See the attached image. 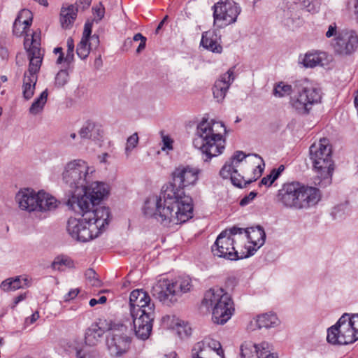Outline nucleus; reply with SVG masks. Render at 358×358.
Masks as SVG:
<instances>
[{
  "mask_svg": "<svg viewBox=\"0 0 358 358\" xmlns=\"http://www.w3.org/2000/svg\"><path fill=\"white\" fill-rule=\"evenodd\" d=\"M200 170L190 166H179L172 173L173 183L167 185L160 195L150 196L145 202L143 212L155 217L162 224L172 227L192 217V201L183 189L193 186L199 179Z\"/></svg>",
  "mask_w": 358,
  "mask_h": 358,
  "instance_id": "f257e3e1",
  "label": "nucleus"
},
{
  "mask_svg": "<svg viewBox=\"0 0 358 358\" xmlns=\"http://www.w3.org/2000/svg\"><path fill=\"white\" fill-rule=\"evenodd\" d=\"M109 192L108 185L103 182H92L86 185L85 190L73 194L67 204L78 213H82V219L69 218L67 231L71 236L79 241L87 242L97 237L110 221L109 208L95 207Z\"/></svg>",
  "mask_w": 358,
  "mask_h": 358,
  "instance_id": "f03ea898",
  "label": "nucleus"
},
{
  "mask_svg": "<svg viewBox=\"0 0 358 358\" xmlns=\"http://www.w3.org/2000/svg\"><path fill=\"white\" fill-rule=\"evenodd\" d=\"M224 124L220 121L203 119L197 125L193 140L194 148L199 150L205 162L222 153L225 148Z\"/></svg>",
  "mask_w": 358,
  "mask_h": 358,
  "instance_id": "7ed1b4c3",
  "label": "nucleus"
},
{
  "mask_svg": "<svg viewBox=\"0 0 358 358\" xmlns=\"http://www.w3.org/2000/svg\"><path fill=\"white\" fill-rule=\"evenodd\" d=\"M276 199L284 207L303 209L316 204L320 199V193L316 187L290 182L282 185Z\"/></svg>",
  "mask_w": 358,
  "mask_h": 358,
  "instance_id": "20e7f679",
  "label": "nucleus"
},
{
  "mask_svg": "<svg viewBox=\"0 0 358 358\" xmlns=\"http://www.w3.org/2000/svg\"><path fill=\"white\" fill-rule=\"evenodd\" d=\"M41 31H36L30 36L27 34L24 45L28 53L29 65L27 72L23 78L22 94L25 99H30L35 91L38 75L43 57V50L41 48Z\"/></svg>",
  "mask_w": 358,
  "mask_h": 358,
  "instance_id": "39448f33",
  "label": "nucleus"
},
{
  "mask_svg": "<svg viewBox=\"0 0 358 358\" xmlns=\"http://www.w3.org/2000/svg\"><path fill=\"white\" fill-rule=\"evenodd\" d=\"M202 303L211 309L212 320L217 324H225L235 310L231 296L221 287H213L206 291Z\"/></svg>",
  "mask_w": 358,
  "mask_h": 358,
  "instance_id": "423d86ee",
  "label": "nucleus"
},
{
  "mask_svg": "<svg viewBox=\"0 0 358 358\" xmlns=\"http://www.w3.org/2000/svg\"><path fill=\"white\" fill-rule=\"evenodd\" d=\"M95 171L83 159H73L69 162L62 172V180L69 188L71 196L85 190L86 185L92 180V175Z\"/></svg>",
  "mask_w": 358,
  "mask_h": 358,
  "instance_id": "0eeeda50",
  "label": "nucleus"
},
{
  "mask_svg": "<svg viewBox=\"0 0 358 358\" xmlns=\"http://www.w3.org/2000/svg\"><path fill=\"white\" fill-rule=\"evenodd\" d=\"M241 238H244V236L238 235V229L236 227L223 231L212 246L213 255L229 260H237L248 257L250 253L251 246H248V254H245L241 245Z\"/></svg>",
  "mask_w": 358,
  "mask_h": 358,
  "instance_id": "6e6552de",
  "label": "nucleus"
},
{
  "mask_svg": "<svg viewBox=\"0 0 358 358\" xmlns=\"http://www.w3.org/2000/svg\"><path fill=\"white\" fill-rule=\"evenodd\" d=\"M250 166L251 168H257L259 172L263 171L262 164L264 166V164L262 157L257 155H245L241 151H236L229 161L227 162L220 170V174L223 178H230L233 185L242 187L246 184L244 178L238 173L237 168L241 164Z\"/></svg>",
  "mask_w": 358,
  "mask_h": 358,
  "instance_id": "1a4fd4ad",
  "label": "nucleus"
},
{
  "mask_svg": "<svg viewBox=\"0 0 358 358\" xmlns=\"http://www.w3.org/2000/svg\"><path fill=\"white\" fill-rule=\"evenodd\" d=\"M310 159L319 177L331 179L334 164L331 157V146L327 138H322L310 147Z\"/></svg>",
  "mask_w": 358,
  "mask_h": 358,
  "instance_id": "9d476101",
  "label": "nucleus"
},
{
  "mask_svg": "<svg viewBox=\"0 0 358 358\" xmlns=\"http://www.w3.org/2000/svg\"><path fill=\"white\" fill-rule=\"evenodd\" d=\"M107 336L106 346L111 357H120L129 350L131 338L130 330L124 324H113Z\"/></svg>",
  "mask_w": 358,
  "mask_h": 358,
  "instance_id": "9b49d317",
  "label": "nucleus"
},
{
  "mask_svg": "<svg viewBox=\"0 0 358 358\" xmlns=\"http://www.w3.org/2000/svg\"><path fill=\"white\" fill-rule=\"evenodd\" d=\"M213 10V25L224 28L236 22L241 8L233 0H220L212 7Z\"/></svg>",
  "mask_w": 358,
  "mask_h": 358,
  "instance_id": "f8f14e48",
  "label": "nucleus"
},
{
  "mask_svg": "<svg viewBox=\"0 0 358 358\" xmlns=\"http://www.w3.org/2000/svg\"><path fill=\"white\" fill-rule=\"evenodd\" d=\"M321 99L320 90L305 82L299 86L298 94L291 98L290 103L299 113H307L313 104L320 102Z\"/></svg>",
  "mask_w": 358,
  "mask_h": 358,
  "instance_id": "ddd939ff",
  "label": "nucleus"
},
{
  "mask_svg": "<svg viewBox=\"0 0 358 358\" xmlns=\"http://www.w3.org/2000/svg\"><path fill=\"white\" fill-rule=\"evenodd\" d=\"M347 313L343 314L336 324L327 330V341L332 345H348L356 341L355 335L347 321Z\"/></svg>",
  "mask_w": 358,
  "mask_h": 358,
  "instance_id": "4468645a",
  "label": "nucleus"
},
{
  "mask_svg": "<svg viewBox=\"0 0 358 358\" xmlns=\"http://www.w3.org/2000/svg\"><path fill=\"white\" fill-rule=\"evenodd\" d=\"M331 46L336 54L350 55L358 48V36L352 30H341L332 41Z\"/></svg>",
  "mask_w": 358,
  "mask_h": 358,
  "instance_id": "2eb2a0df",
  "label": "nucleus"
},
{
  "mask_svg": "<svg viewBox=\"0 0 358 358\" xmlns=\"http://www.w3.org/2000/svg\"><path fill=\"white\" fill-rule=\"evenodd\" d=\"M173 280L162 278L152 287V294L163 304L170 306L180 299Z\"/></svg>",
  "mask_w": 358,
  "mask_h": 358,
  "instance_id": "dca6fc26",
  "label": "nucleus"
},
{
  "mask_svg": "<svg viewBox=\"0 0 358 358\" xmlns=\"http://www.w3.org/2000/svg\"><path fill=\"white\" fill-rule=\"evenodd\" d=\"M192 358H224V350L219 341L206 337L194 345Z\"/></svg>",
  "mask_w": 358,
  "mask_h": 358,
  "instance_id": "f3484780",
  "label": "nucleus"
},
{
  "mask_svg": "<svg viewBox=\"0 0 358 358\" xmlns=\"http://www.w3.org/2000/svg\"><path fill=\"white\" fill-rule=\"evenodd\" d=\"M92 23L86 22L84 26L83 36L80 43L77 45L76 53L81 59H86L90 50L96 49L99 45V37L96 34L91 35Z\"/></svg>",
  "mask_w": 358,
  "mask_h": 358,
  "instance_id": "a211bd4d",
  "label": "nucleus"
},
{
  "mask_svg": "<svg viewBox=\"0 0 358 358\" xmlns=\"http://www.w3.org/2000/svg\"><path fill=\"white\" fill-rule=\"evenodd\" d=\"M131 315L132 317L141 313H146L147 309L150 308L152 313H155L154 303H151L149 294L143 289L133 290L129 296Z\"/></svg>",
  "mask_w": 358,
  "mask_h": 358,
  "instance_id": "6ab92c4d",
  "label": "nucleus"
},
{
  "mask_svg": "<svg viewBox=\"0 0 358 358\" xmlns=\"http://www.w3.org/2000/svg\"><path fill=\"white\" fill-rule=\"evenodd\" d=\"M113 329V324L104 318H99L86 330L85 341L87 345H96L103 338V334Z\"/></svg>",
  "mask_w": 358,
  "mask_h": 358,
  "instance_id": "aec40b11",
  "label": "nucleus"
},
{
  "mask_svg": "<svg viewBox=\"0 0 358 358\" xmlns=\"http://www.w3.org/2000/svg\"><path fill=\"white\" fill-rule=\"evenodd\" d=\"M154 314L150 308L147 309L146 313L134 315L133 317L134 333L137 338L145 340L149 338L152 329Z\"/></svg>",
  "mask_w": 358,
  "mask_h": 358,
  "instance_id": "412c9836",
  "label": "nucleus"
},
{
  "mask_svg": "<svg viewBox=\"0 0 358 358\" xmlns=\"http://www.w3.org/2000/svg\"><path fill=\"white\" fill-rule=\"evenodd\" d=\"M242 358H278L271 352L267 343L255 344L252 342H245L241 346Z\"/></svg>",
  "mask_w": 358,
  "mask_h": 358,
  "instance_id": "4be33fe9",
  "label": "nucleus"
},
{
  "mask_svg": "<svg viewBox=\"0 0 358 358\" xmlns=\"http://www.w3.org/2000/svg\"><path fill=\"white\" fill-rule=\"evenodd\" d=\"M38 192L26 188L17 193L15 199L20 209L31 213L38 212Z\"/></svg>",
  "mask_w": 358,
  "mask_h": 358,
  "instance_id": "5701e85b",
  "label": "nucleus"
},
{
  "mask_svg": "<svg viewBox=\"0 0 358 358\" xmlns=\"http://www.w3.org/2000/svg\"><path fill=\"white\" fill-rule=\"evenodd\" d=\"M236 229H238V235L244 236V238H241V240L242 248L246 247V243L252 244L254 248H259L264 243L266 234L262 228L252 229L250 231L241 228H236Z\"/></svg>",
  "mask_w": 358,
  "mask_h": 358,
  "instance_id": "b1692460",
  "label": "nucleus"
},
{
  "mask_svg": "<svg viewBox=\"0 0 358 358\" xmlns=\"http://www.w3.org/2000/svg\"><path fill=\"white\" fill-rule=\"evenodd\" d=\"M234 80V70L230 69L215 81L213 87V93L214 98L217 101H221L224 99L227 92Z\"/></svg>",
  "mask_w": 358,
  "mask_h": 358,
  "instance_id": "393cba45",
  "label": "nucleus"
},
{
  "mask_svg": "<svg viewBox=\"0 0 358 358\" xmlns=\"http://www.w3.org/2000/svg\"><path fill=\"white\" fill-rule=\"evenodd\" d=\"M329 62V56L325 52L312 50L305 54L301 63L305 67L314 68L317 66H324Z\"/></svg>",
  "mask_w": 358,
  "mask_h": 358,
  "instance_id": "a878e982",
  "label": "nucleus"
},
{
  "mask_svg": "<svg viewBox=\"0 0 358 358\" xmlns=\"http://www.w3.org/2000/svg\"><path fill=\"white\" fill-rule=\"evenodd\" d=\"M38 212L48 213L55 210L60 204L55 196L44 190L38 191Z\"/></svg>",
  "mask_w": 358,
  "mask_h": 358,
  "instance_id": "bb28decb",
  "label": "nucleus"
},
{
  "mask_svg": "<svg viewBox=\"0 0 358 358\" xmlns=\"http://www.w3.org/2000/svg\"><path fill=\"white\" fill-rule=\"evenodd\" d=\"M31 278L27 275H19L5 280L1 284V288L5 292L15 291L31 285Z\"/></svg>",
  "mask_w": 358,
  "mask_h": 358,
  "instance_id": "cd10ccee",
  "label": "nucleus"
},
{
  "mask_svg": "<svg viewBox=\"0 0 358 358\" xmlns=\"http://www.w3.org/2000/svg\"><path fill=\"white\" fill-rule=\"evenodd\" d=\"M220 38L216 33L213 31H207L202 34L201 44L206 49L214 52L221 53L222 47L219 42Z\"/></svg>",
  "mask_w": 358,
  "mask_h": 358,
  "instance_id": "c85d7f7f",
  "label": "nucleus"
},
{
  "mask_svg": "<svg viewBox=\"0 0 358 358\" xmlns=\"http://www.w3.org/2000/svg\"><path fill=\"white\" fill-rule=\"evenodd\" d=\"M278 319L275 314H262L257 316L253 321L250 322V329L255 330L261 328H270L277 325Z\"/></svg>",
  "mask_w": 358,
  "mask_h": 358,
  "instance_id": "c756f323",
  "label": "nucleus"
},
{
  "mask_svg": "<svg viewBox=\"0 0 358 358\" xmlns=\"http://www.w3.org/2000/svg\"><path fill=\"white\" fill-rule=\"evenodd\" d=\"M77 11L78 9L73 5L62 8L60 22L64 29H70L71 27L76 18Z\"/></svg>",
  "mask_w": 358,
  "mask_h": 358,
  "instance_id": "7c9ffc66",
  "label": "nucleus"
},
{
  "mask_svg": "<svg viewBox=\"0 0 358 358\" xmlns=\"http://www.w3.org/2000/svg\"><path fill=\"white\" fill-rule=\"evenodd\" d=\"M140 41V43L136 49V52L137 53L141 52L145 48L147 39L145 36H143L140 33L136 34L134 36L133 38H127L124 42L123 48H122L123 50L125 51H128L133 46L134 42H136V41Z\"/></svg>",
  "mask_w": 358,
  "mask_h": 358,
  "instance_id": "2f4dec72",
  "label": "nucleus"
},
{
  "mask_svg": "<svg viewBox=\"0 0 358 358\" xmlns=\"http://www.w3.org/2000/svg\"><path fill=\"white\" fill-rule=\"evenodd\" d=\"M174 283L180 298L182 294L189 292L192 288V280L188 276L180 277L174 280Z\"/></svg>",
  "mask_w": 358,
  "mask_h": 358,
  "instance_id": "473e14b6",
  "label": "nucleus"
},
{
  "mask_svg": "<svg viewBox=\"0 0 358 358\" xmlns=\"http://www.w3.org/2000/svg\"><path fill=\"white\" fill-rule=\"evenodd\" d=\"M73 266V262L70 257L66 255L56 257L52 263V267L55 270L63 271L66 268Z\"/></svg>",
  "mask_w": 358,
  "mask_h": 358,
  "instance_id": "72a5a7b5",
  "label": "nucleus"
},
{
  "mask_svg": "<svg viewBox=\"0 0 358 358\" xmlns=\"http://www.w3.org/2000/svg\"><path fill=\"white\" fill-rule=\"evenodd\" d=\"M48 92L44 90L31 104L29 108V113L32 115H36L39 113L43 109L47 101Z\"/></svg>",
  "mask_w": 358,
  "mask_h": 358,
  "instance_id": "f704fd0d",
  "label": "nucleus"
},
{
  "mask_svg": "<svg viewBox=\"0 0 358 358\" xmlns=\"http://www.w3.org/2000/svg\"><path fill=\"white\" fill-rule=\"evenodd\" d=\"M284 170V165L279 166L278 169H273L269 175L262 179L261 183L266 186H271L279 178Z\"/></svg>",
  "mask_w": 358,
  "mask_h": 358,
  "instance_id": "c9c22d12",
  "label": "nucleus"
},
{
  "mask_svg": "<svg viewBox=\"0 0 358 358\" xmlns=\"http://www.w3.org/2000/svg\"><path fill=\"white\" fill-rule=\"evenodd\" d=\"M96 124L92 122H87L85 125L80 129L79 134L82 138H90L96 133Z\"/></svg>",
  "mask_w": 358,
  "mask_h": 358,
  "instance_id": "e433bc0d",
  "label": "nucleus"
},
{
  "mask_svg": "<svg viewBox=\"0 0 358 358\" xmlns=\"http://www.w3.org/2000/svg\"><path fill=\"white\" fill-rule=\"evenodd\" d=\"M292 92V87L291 85L280 82L274 87L273 94L275 96L282 97L289 95Z\"/></svg>",
  "mask_w": 358,
  "mask_h": 358,
  "instance_id": "4c0bfd02",
  "label": "nucleus"
},
{
  "mask_svg": "<svg viewBox=\"0 0 358 358\" xmlns=\"http://www.w3.org/2000/svg\"><path fill=\"white\" fill-rule=\"evenodd\" d=\"M82 343L78 338H73L66 342L65 345H63L64 349L69 352L75 351L76 352V357L78 353L82 352Z\"/></svg>",
  "mask_w": 358,
  "mask_h": 358,
  "instance_id": "58836bf2",
  "label": "nucleus"
},
{
  "mask_svg": "<svg viewBox=\"0 0 358 358\" xmlns=\"http://www.w3.org/2000/svg\"><path fill=\"white\" fill-rule=\"evenodd\" d=\"M33 15L31 12L28 9H22L18 13V15L15 20L21 22L22 24L26 25H31L32 22Z\"/></svg>",
  "mask_w": 358,
  "mask_h": 358,
  "instance_id": "ea45409f",
  "label": "nucleus"
},
{
  "mask_svg": "<svg viewBox=\"0 0 358 358\" xmlns=\"http://www.w3.org/2000/svg\"><path fill=\"white\" fill-rule=\"evenodd\" d=\"M347 321L350 324L352 331L355 335V340H358V314H354L350 315L347 313Z\"/></svg>",
  "mask_w": 358,
  "mask_h": 358,
  "instance_id": "a19ab883",
  "label": "nucleus"
},
{
  "mask_svg": "<svg viewBox=\"0 0 358 358\" xmlns=\"http://www.w3.org/2000/svg\"><path fill=\"white\" fill-rule=\"evenodd\" d=\"M69 73L66 70L59 71L55 77V85L58 87L64 86L69 81Z\"/></svg>",
  "mask_w": 358,
  "mask_h": 358,
  "instance_id": "79ce46f5",
  "label": "nucleus"
},
{
  "mask_svg": "<svg viewBox=\"0 0 358 358\" xmlns=\"http://www.w3.org/2000/svg\"><path fill=\"white\" fill-rule=\"evenodd\" d=\"M138 136L137 133L133 134L127 140V144L125 148V152L127 155H129L131 150L136 147L138 143Z\"/></svg>",
  "mask_w": 358,
  "mask_h": 358,
  "instance_id": "37998d69",
  "label": "nucleus"
},
{
  "mask_svg": "<svg viewBox=\"0 0 358 358\" xmlns=\"http://www.w3.org/2000/svg\"><path fill=\"white\" fill-rule=\"evenodd\" d=\"M176 331L179 336L182 338L184 337H187L192 334V328L187 323H185V322L178 324Z\"/></svg>",
  "mask_w": 358,
  "mask_h": 358,
  "instance_id": "c03bdc74",
  "label": "nucleus"
},
{
  "mask_svg": "<svg viewBox=\"0 0 358 358\" xmlns=\"http://www.w3.org/2000/svg\"><path fill=\"white\" fill-rule=\"evenodd\" d=\"M66 45H67V52L66 55L65 57V62L69 64L71 63L74 58V41L73 39L71 37H69L67 38L66 41Z\"/></svg>",
  "mask_w": 358,
  "mask_h": 358,
  "instance_id": "a18cd8bd",
  "label": "nucleus"
},
{
  "mask_svg": "<svg viewBox=\"0 0 358 358\" xmlns=\"http://www.w3.org/2000/svg\"><path fill=\"white\" fill-rule=\"evenodd\" d=\"M29 25L22 24L21 22L15 20L13 23V32L16 36H21L23 34L27 33Z\"/></svg>",
  "mask_w": 358,
  "mask_h": 358,
  "instance_id": "49530a36",
  "label": "nucleus"
},
{
  "mask_svg": "<svg viewBox=\"0 0 358 358\" xmlns=\"http://www.w3.org/2000/svg\"><path fill=\"white\" fill-rule=\"evenodd\" d=\"M161 136L162 140V149L163 150H173V139L169 136L164 134V131H161Z\"/></svg>",
  "mask_w": 358,
  "mask_h": 358,
  "instance_id": "de8ad7c7",
  "label": "nucleus"
},
{
  "mask_svg": "<svg viewBox=\"0 0 358 358\" xmlns=\"http://www.w3.org/2000/svg\"><path fill=\"white\" fill-rule=\"evenodd\" d=\"M77 358H99V352L95 350L78 353Z\"/></svg>",
  "mask_w": 358,
  "mask_h": 358,
  "instance_id": "09e8293b",
  "label": "nucleus"
},
{
  "mask_svg": "<svg viewBox=\"0 0 358 358\" xmlns=\"http://www.w3.org/2000/svg\"><path fill=\"white\" fill-rule=\"evenodd\" d=\"M257 196V193L255 192H250L248 195L244 196L241 201H240V205L241 206H244L250 203Z\"/></svg>",
  "mask_w": 358,
  "mask_h": 358,
  "instance_id": "8fccbe9b",
  "label": "nucleus"
},
{
  "mask_svg": "<svg viewBox=\"0 0 358 358\" xmlns=\"http://www.w3.org/2000/svg\"><path fill=\"white\" fill-rule=\"evenodd\" d=\"M339 31H337V26L335 23L330 24L328 27V30L325 34L326 37L331 38L334 36L336 38Z\"/></svg>",
  "mask_w": 358,
  "mask_h": 358,
  "instance_id": "3c124183",
  "label": "nucleus"
},
{
  "mask_svg": "<svg viewBox=\"0 0 358 358\" xmlns=\"http://www.w3.org/2000/svg\"><path fill=\"white\" fill-rule=\"evenodd\" d=\"M80 290L78 289H73L70 290L68 294L64 296V301H69L71 299H73L79 293Z\"/></svg>",
  "mask_w": 358,
  "mask_h": 358,
  "instance_id": "603ef678",
  "label": "nucleus"
},
{
  "mask_svg": "<svg viewBox=\"0 0 358 358\" xmlns=\"http://www.w3.org/2000/svg\"><path fill=\"white\" fill-rule=\"evenodd\" d=\"M106 301H107V298L105 296H101L99 297V299H92L90 301L89 303L91 307H94V306H96L98 303H100V304L105 303L106 302Z\"/></svg>",
  "mask_w": 358,
  "mask_h": 358,
  "instance_id": "864d4df0",
  "label": "nucleus"
},
{
  "mask_svg": "<svg viewBox=\"0 0 358 358\" xmlns=\"http://www.w3.org/2000/svg\"><path fill=\"white\" fill-rule=\"evenodd\" d=\"M92 0H79L77 4L78 8H80L82 9L87 8L91 4Z\"/></svg>",
  "mask_w": 358,
  "mask_h": 358,
  "instance_id": "5fc2aeb1",
  "label": "nucleus"
},
{
  "mask_svg": "<svg viewBox=\"0 0 358 358\" xmlns=\"http://www.w3.org/2000/svg\"><path fill=\"white\" fill-rule=\"evenodd\" d=\"M95 14L99 20H101L104 15V8L100 6L99 8H96L94 9Z\"/></svg>",
  "mask_w": 358,
  "mask_h": 358,
  "instance_id": "6e6d98bb",
  "label": "nucleus"
},
{
  "mask_svg": "<svg viewBox=\"0 0 358 358\" xmlns=\"http://www.w3.org/2000/svg\"><path fill=\"white\" fill-rule=\"evenodd\" d=\"M27 298V293H23V294H21L20 295H18L17 296H16L15 299H14V306H15L18 303H20V301L24 300L25 299Z\"/></svg>",
  "mask_w": 358,
  "mask_h": 358,
  "instance_id": "4d7b16f0",
  "label": "nucleus"
},
{
  "mask_svg": "<svg viewBox=\"0 0 358 358\" xmlns=\"http://www.w3.org/2000/svg\"><path fill=\"white\" fill-rule=\"evenodd\" d=\"M39 318V313L38 312H35L30 317V318H27L26 320V322H28L29 320V322L31 324H33L34 322H35Z\"/></svg>",
  "mask_w": 358,
  "mask_h": 358,
  "instance_id": "13d9d810",
  "label": "nucleus"
},
{
  "mask_svg": "<svg viewBox=\"0 0 358 358\" xmlns=\"http://www.w3.org/2000/svg\"><path fill=\"white\" fill-rule=\"evenodd\" d=\"M236 283V278H234V277L228 278L226 281V285L227 287H229L230 285L234 286Z\"/></svg>",
  "mask_w": 358,
  "mask_h": 358,
  "instance_id": "bf43d9fd",
  "label": "nucleus"
},
{
  "mask_svg": "<svg viewBox=\"0 0 358 358\" xmlns=\"http://www.w3.org/2000/svg\"><path fill=\"white\" fill-rule=\"evenodd\" d=\"M102 65V60H101V56H99V57L96 58V59L94 60V66L96 69H99Z\"/></svg>",
  "mask_w": 358,
  "mask_h": 358,
  "instance_id": "052dcab7",
  "label": "nucleus"
},
{
  "mask_svg": "<svg viewBox=\"0 0 358 358\" xmlns=\"http://www.w3.org/2000/svg\"><path fill=\"white\" fill-rule=\"evenodd\" d=\"M167 17H168L167 16H165V17L159 22V24H158V26L156 29V31H155L156 34L159 33V30L162 29V27L164 22L166 20Z\"/></svg>",
  "mask_w": 358,
  "mask_h": 358,
  "instance_id": "680f3d73",
  "label": "nucleus"
},
{
  "mask_svg": "<svg viewBox=\"0 0 358 358\" xmlns=\"http://www.w3.org/2000/svg\"><path fill=\"white\" fill-rule=\"evenodd\" d=\"M163 358H178V355L175 352H171L167 355H165Z\"/></svg>",
  "mask_w": 358,
  "mask_h": 358,
  "instance_id": "e2e57ef3",
  "label": "nucleus"
},
{
  "mask_svg": "<svg viewBox=\"0 0 358 358\" xmlns=\"http://www.w3.org/2000/svg\"><path fill=\"white\" fill-rule=\"evenodd\" d=\"M63 61L65 62V58H64L63 52H61V54H59L58 58L57 59L56 63L59 64H62Z\"/></svg>",
  "mask_w": 358,
  "mask_h": 358,
  "instance_id": "0e129e2a",
  "label": "nucleus"
},
{
  "mask_svg": "<svg viewBox=\"0 0 358 358\" xmlns=\"http://www.w3.org/2000/svg\"><path fill=\"white\" fill-rule=\"evenodd\" d=\"M54 52H55V54H61V52H62V48H57L55 49Z\"/></svg>",
  "mask_w": 358,
  "mask_h": 358,
  "instance_id": "69168bd1",
  "label": "nucleus"
},
{
  "mask_svg": "<svg viewBox=\"0 0 358 358\" xmlns=\"http://www.w3.org/2000/svg\"><path fill=\"white\" fill-rule=\"evenodd\" d=\"M1 79L3 82L7 81V78L5 76H1Z\"/></svg>",
  "mask_w": 358,
  "mask_h": 358,
  "instance_id": "338daca9",
  "label": "nucleus"
},
{
  "mask_svg": "<svg viewBox=\"0 0 358 358\" xmlns=\"http://www.w3.org/2000/svg\"><path fill=\"white\" fill-rule=\"evenodd\" d=\"M355 11H356V13L358 15V0L357 2V4L355 6Z\"/></svg>",
  "mask_w": 358,
  "mask_h": 358,
  "instance_id": "774afa93",
  "label": "nucleus"
}]
</instances>
